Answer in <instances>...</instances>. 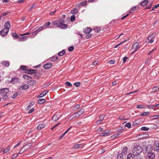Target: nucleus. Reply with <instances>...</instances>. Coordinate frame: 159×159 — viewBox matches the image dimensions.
Instances as JSON below:
<instances>
[{
    "mask_svg": "<svg viewBox=\"0 0 159 159\" xmlns=\"http://www.w3.org/2000/svg\"><path fill=\"white\" fill-rule=\"evenodd\" d=\"M9 90L7 88H4L1 90L0 94L2 96V98L4 100H7L8 98V94L9 93Z\"/></svg>",
    "mask_w": 159,
    "mask_h": 159,
    "instance_id": "f257e3e1",
    "label": "nucleus"
},
{
    "mask_svg": "<svg viewBox=\"0 0 159 159\" xmlns=\"http://www.w3.org/2000/svg\"><path fill=\"white\" fill-rule=\"evenodd\" d=\"M142 151V148L139 145L135 146L133 149L132 153L135 155V157H138L141 153Z\"/></svg>",
    "mask_w": 159,
    "mask_h": 159,
    "instance_id": "f03ea898",
    "label": "nucleus"
},
{
    "mask_svg": "<svg viewBox=\"0 0 159 159\" xmlns=\"http://www.w3.org/2000/svg\"><path fill=\"white\" fill-rule=\"evenodd\" d=\"M84 111L85 110L84 109L81 108L78 112L70 116L69 119L71 118V117L72 118L78 117L83 114Z\"/></svg>",
    "mask_w": 159,
    "mask_h": 159,
    "instance_id": "7ed1b4c3",
    "label": "nucleus"
},
{
    "mask_svg": "<svg viewBox=\"0 0 159 159\" xmlns=\"http://www.w3.org/2000/svg\"><path fill=\"white\" fill-rule=\"evenodd\" d=\"M62 22H63L60 23L59 25H57V27L61 29H65L66 28L68 27V25L66 24H64V23L65 22V20L62 19Z\"/></svg>",
    "mask_w": 159,
    "mask_h": 159,
    "instance_id": "20e7f679",
    "label": "nucleus"
},
{
    "mask_svg": "<svg viewBox=\"0 0 159 159\" xmlns=\"http://www.w3.org/2000/svg\"><path fill=\"white\" fill-rule=\"evenodd\" d=\"M30 144H26L23 146L20 150L19 153L18 154H21L24 151L27 150L28 149L30 148Z\"/></svg>",
    "mask_w": 159,
    "mask_h": 159,
    "instance_id": "39448f33",
    "label": "nucleus"
},
{
    "mask_svg": "<svg viewBox=\"0 0 159 159\" xmlns=\"http://www.w3.org/2000/svg\"><path fill=\"white\" fill-rule=\"evenodd\" d=\"M9 30L7 28H4L0 31V34L2 36L6 35L8 32Z\"/></svg>",
    "mask_w": 159,
    "mask_h": 159,
    "instance_id": "423d86ee",
    "label": "nucleus"
},
{
    "mask_svg": "<svg viewBox=\"0 0 159 159\" xmlns=\"http://www.w3.org/2000/svg\"><path fill=\"white\" fill-rule=\"evenodd\" d=\"M155 157L154 154L152 152H148L146 159H154Z\"/></svg>",
    "mask_w": 159,
    "mask_h": 159,
    "instance_id": "0eeeda50",
    "label": "nucleus"
},
{
    "mask_svg": "<svg viewBox=\"0 0 159 159\" xmlns=\"http://www.w3.org/2000/svg\"><path fill=\"white\" fill-rule=\"evenodd\" d=\"M139 43L138 42H136L133 45L132 47V49L134 50V51L133 52V53L135 52L139 48Z\"/></svg>",
    "mask_w": 159,
    "mask_h": 159,
    "instance_id": "6e6552de",
    "label": "nucleus"
},
{
    "mask_svg": "<svg viewBox=\"0 0 159 159\" xmlns=\"http://www.w3.org/2000/svg\"><path fill=\"white\" fill-rule=\"evenodd\" d=\"M43 28H44L43 26H41L39 27L38 29L34 32V33H35V34L34 33L32 34V37H35L39 32L42 31L43 30Z\"/></svg>",
    "mask_w": 159,
    "mask_h": 159,
    "instance_id": "1a4fd4ad",
    "label": "nucleus"
},
{
    "mask_svg": "<svg viewBox=\"0 0 159 159\" xmlns=\"http://www.w3.org/2000/svg\"><path fill=\"white\" fill-rule=\"evenodd\" d=\"M36 70L32 69H27L26 71L25 72V73L27 74H33L36 73Z\"/></svg>",
    "mask_w": 159,
    "mask_h": 159,
    "instance_id": "9d476101",
    "label": "nucleus"
},
{
    "mask_svg": "<svg viewBox=\"0 0 159 159\" xmlns=\"http://www.w3.org/2000/svg\"><path fill=\"white\" fill-rule=\"evenodd\" d=\"M92 31V29L91 28L87 27L84 30L83 32L85 34H89Z\"/></svg>",
    "mask_w": 159,
    "mask_h": 159,
    "instance_id": "9b49d317",
    "label": "nucleus"
},
{
    "mask_svg": "<svg viewBox=\"0 0 159 159\" xmlns=\"http://www.w3.org/2000/svg\"><path fill=\"white\" fill-rule=\"evenodd\" d=\"M62 19H61L52 22V24L54 25H58L60 23L62 22Z\"/></svg>",
    "mask_w": 159,
    "mask_h": 159,
    "instance_id": "f8f14e48",
    "label": "nucleus"
},
{
    "mask_svg": "<svg viewBox=\"0 0 159 159\" xmlns=\"http://www.w3.org/2000/svg\"><path fill=\"white\" fill-rule=\"evenodd\" d=\"M45 126V124L43 123H40L37 126V129L38 130H41Z\"/></svg>",
    "mask_w": 159,
    "mask_h": 159,
    "instance_id": "ddd939ff",
    "label": "nucleus"
},
{
    "mask_svg": "<svg viewBox=\"0 0 159 159\" xmlns=\"http://www.w3.org/2000/svg\"><path fill=\"white\" fill-rule=\"evenodd\" d=\"M154 34H152V35H150L148 38V40L149 41L148 42L150 43H152L154 42V39L153 38L154 37Z\"/></svg>",
    "mask_w": 159,
    "mask_h": 159,
    "instance_id": "4468645a",
    "label": "nucleus"
},
{
    "mask_svg": "<svg viewBox=\"0 0 159 159\" xmlns=\"http://www.w3.org/2000/svg\"><path fill=\"white\" fill-rule=\"evenodd\" d=\"M52 66V64L51 63H48L45 64L43 66V67L44 69H48L50 68Z\"/></svg>",
    "mask_w": 159,
    "mask_h": 159,
    "instance_id": "2eb2a0df",
    "label": "nucleus"
},
{
    "mask_svg": "<svg viewBox=\"0 0 159 159\" xmlns=\"http://www.w3.org/2000/svg\"><path fill=\"white\" fill-rule=\"evenodd\" d=\"M135 155H133V154L130 153L128 155L127 159H135Z\"/></svg>",
    "mask_w": 159,
    "mask_h": 159,
    "instance_id": "dca6fc26",
    "label": "nucleus"
},
{
    "mask_svg": "<svg viewBox=\"0 0 159 159\" xmlns=\"http://www.w3.org/2000/svg\"><path fill=\"white\" fill-rule=\"evenodd\" d=\"M48 92L47 90H45L40 93L38 96V98H42Z\"/></svg>",
    "mask_w": 159,
    "mask_h": 159,
    "instance_id": "f3484780",
    "label": "nucleus"
},
{
    "mask_svg": "<svg viewBox=\"0 0 159 159\" xmlns=\"http://www.w3.org/2000/svg\"><path fill=\"white\" fill-rule=\"evenodd\" d=\"M19 81V79L17 77H15L12 78L11 80V83L12 84H14L16 82H17Z\"/></svg>",
    "mask_w": 159,
    "mask_h": 159,
    "instance_id": "a211bd4d",
    "label": "nucleus"
},
{
    "mask_svg": "<svg viewBox=\"0 0 159 159\" xmlns=\"http://www.w3.org/2000/svg\"><path fill=\"white\" fill-rule=\"evenodd\" d=\"M59 118L60 117H58L57 114L56 113L54 115L52 119L53 120L56 121L59 119Z\"/></svg>",
    "mask_w": 159,
    "mask_h": 159,
    "instance_id": "6ab92c4d",
    "label": "nucleus"
},
{
    "mask_svg": "<svg viewBox=\"0 0 159 159\" xmlns=\"http://www.w3.org/2000/svg\"><path fill=\"white\" fill-rule=\"evenodd\" d=\"M1 63L3 65L7 67L10 64V62L9 61H2Z\"/></svg>",
    "mask_w": 159,
    "mask_h": 159,
    "instance_id": "aec40b11",
    "label": "nucleus"
},
{
    "mask_svg": "<svg viewBox=\"0 0 159 159\" xmlns=\"http://www.w3.org/2000/svg\"><path fill=\"white\" fill-rule=\"evenodd\" d=\"M21 88L23 89L26 90L29 88V86L27 84H25L23 86H20V87L19 88V89H20Z\"/></svg>",
    "mask_w": 159,
    "mask_h": 159,
    "instance_id": "412c9836",
    "label": "nucleus"
},
{
    "mask_svg": "<svg viewBox=\"0 0 159 159\" xmlns=\"http://www.w3.org/2000/svg\"><path fill=\"white\" fill-rule=\"evenodd\" d=\"M4 28H7L8 30H9V28L10 27V24L9 21H7L4 24Z\"/></svg>",
    "mask_w": 159,
    "mask_h": 159,
    "instance_id": "4be33fe9",
    "label": "nucleus"
},
{
    "mask_svg": "<svg viewBox=\"0 0 159 159\" xmlns=\"http://www.w3.org/2000/svg\"><path fill=\"white\" fill-rule=\"evenodd\" d=\"M27 39V37L26 36H23L19 38V41H24L26 40Z\"/></svg>",
    "mask_w": 159,
    "mask_h": 159,
    "instance_id": "5701e85b",
    "label": "nucleus"
},
{
    "mask_svg": "<svg viewBox=\"0 0 159 159\" xmlns=\"http://www.w3.org/2000/svg\"><path fill=\"white\" fill-rule=\"evenodd\" d=\"M148 1L147 0H144L141 2L140 3V5L141 6H146L148 3Z\"/></svg>",
    "mask_w": 159,
    "mask_h": 159,
    "instance_id": "b1692460",
    "label": "nucleus"
},
{
    "mask_svg": "<svg viewBox=\"0 0 159 159\" xmlns=\"http://www.w3.org/2000/svg\"><path fill=\"white\" fill-rule=\"evenodd\" d=\"M27 67L26 66H25L24 65H21L20 66V70H23V71H26L27 69Z\"/></svg>",
    "mask_w": 159,
    "mask_h": 159,
    "instance_id": "393cba45",
    "label": "nucleus"
},
{
    "mask_svg": "<svg viewBox=\"0 0 159 159\" xmlns=\"http://www.w3.org/2000/svg\"><path fill=\"white\" fill-rule=\"evenodd\" d=\"M36 81L33 80H30L29 82H28V83L30 85H33L35 84Z\"/></svg>",
    "mask_w": 159,
    "mask_h": 159,
    "instance_id": "a878e982",
    "label": "nucleus"
},
{
    "mask_svg": "<svg viewBox=\"0 0 159 159\" xmlns=\"http://www.w3.org/2000/svg\"><path fill=\"white\" fill-rule=\"evenodd\" d=\"M46 101L45 99H40L38 100V104H41L44 102Z\"/></svg>",
    "mask_w": 159,
    "mask_h": 159,
    "instance_id": "bb28decb",
    "label": "nucleus"
},
{
    "mask_svg": "<svg viewBox=\"0 0 159 159\" xmlns=\"http://www.w3.org/2000/svg\"><path fill=\"white\" fill-rule=\"evenodd\" d=\"M154 149L156 151L159 150V143H157L154 145Z\"/></svg>",
    "mask_w": 159,
    "mask_h": 159,
    "instance_id": "cd10ccee",
    "label": "nucleus"
},
{
    "mask_svg": "<svg viewBox=\"0 0 159 159\" xmlns=\"http://www.w3.org/2000/svg\"><path fill=\"white\" fill-rule=\"evenodd\" d=\"M138 8V7H137L136 6L133 7H132L131 8V9H130V11H129V13H133V11H134L137 10V8Z\"/></svg>",
    "mask_w": 159,
    "mask_h": 159,
    "instance_id": "c85d7f7f",
    "label": "nucleus"
},
{
    "mask_svg": "<svg viewBox=\"0 0 159 159\" xmlns=\"http://www.w3.org/2000/svg\"><path fill=\"white\" fill-rule=\"evenodd\" d=\"M78 12V10L74 8L70 11V13L73 14H76Z\"/></svg>",
    "mask_w": 159,
    "mask_h": 159,
    "instance_id": "c756f323",
    "label": "nucleus"
},
{
    "mask_svg": "<svg viewBox=\"0 0 159 159\" xmlns=\"http://www.w3.org/2000/svg\"><path fill=\"white\" fill-rule=\"evenodd\" d=\"M23 78L24 79H30L31 78V76L28 75L26 74H24L23 76Z\"/></svg>",
    "mask_w": 159,
    "mask_h": 159,
    "instance_id": "7c9ffc66",
    "label": "nucleus"
},
{
    "mask_svg": "<svg viewBox=\"0 0 159 159\" xmlns=\"http://www.w3.org/2000/svg\"><path fill=\"white\" fill-rule=\"evenodd\" d=\"M80 105L79 104H77L73 107V110L74 111H76L80 108Z\"/></svg>",
    "mask_w": 159,
    "mask_h": 159,
    "instance_id": "2f4dec72",
    "label": "nucleus"
},
{
    "mask_svg": "<svg viewBox=\"0 0 159 159\" xmlns=\"http://www.w3.org/2000/svg\"><path fill=\"white\" fill-rule=\"evenodd\" d=\"M65 52H66L65 50H62L61 51L58 53V55L59 56H62L65 54Z\"/></svg>",
    "mask_w": 159,
    "mask_h": 159,
    "instance_id": "473e14b6",
    "label": "nucleus"
},
{
    "mask_svg": "<svg viewBox=\"0 0 159 159\" xmlns=\"http://www.w3.org/2000/svg\"><path fill=\"white\" fill-rule=\"evenodd\" d=\"M58 59V57H52L51 58V61L52 62H54L56 61H57Z\"/></svg>",
    "mask_w": 159,
    "mask_h": 159,
    "instance_id": "72a5a7b5",
    "label": "nucleus"
},
{
    "mask_svg": "<svg viewBox=\"0 0 159 159\" xmlns=\"http://www.w3.org/2000/svg\"><path fill=\"white\" fill-rule=\"evenodd\" d=\"M102 133L105 135V136H108L110 135L109 131L108 130H103Z\"/></svg>",
    "mask_w": 159,
    "mask_h": 159,
    "instance_id": "f704fd0d",
    "label": "nucleus"
},
{
    "mask_svg": "<svg viewBox=\"0 0 159 159\" xmlns=\"http://www.w3.org/2000/svg\"><path fill=\"white\" fill-rule=\"evenodd\" d=\"M72 127V126H70V127L64 133H63L62 135V136L60 137V138H62V137H63V136H64L65 134H66L68 132L70 129Z\"/></svg>",
    "mask_w": 159,
    "mask_h": 159,
    "instance_id": "c9c22d12",
    "label": "nucleus"
},
{
    "mask_svg": "<svg viewBox=\"0 0 159 159\" xmlns=\"http://www.w3.org/2000/svg\"><path fill=\"white\" fill-rule=\"evenodd\" d=\"M93 30L95 31L96 32L98 33L101 30V28L98 27H95L94 29Z\"/></svg>",
    "mask_w": 159,
    "mask_h": 159,
    "instance_id": "e433bc0d",
    "label": "nucleus"
},
{
    "mask_svg": "<svg viewBox=\"0 0 159 159\" xmlns=\"http://www.w3.org/2000/svg\"><path fill=\"white\" fill-rule=\"evenodd\" d=\"M10 148L9 146H8L6 148L4 149L3 151V153H6L8 152L10 150Z\"/></svg>",
    "mask_w": 159,
    "mask_h": 159,
    "instance_id": "4c0bfd02",
    "label": "nucleus"
},
{
    "mask_svg": "<svg viewBox=\"0 0 159 159\" xmlns=\"http://www.w3.org/2000/svg\"><path fill=\"white\" fill-rule=\"evenodd\" d=\"M82 145L81 144H77L74 145L73 148L75 149H78L81 147Z\"/></svg>",
    "mask_w": 159,
    "mask_h": 159,
    "instance_id": "58836bf2",
    "label": "nucleus"
},
{
    "mask_svg": "<svg viewBox=\"0 0 159 159\" xmlns=\"http://www.w3.org/2000/svg\"><path fill=\"white\" fill-rule=\"evenodd\" d=\"M128 150V148L126 147L124 148L122 150V153L125 154L126 153Z\"/></svg>",
    "mask_w": 159,
    "mask_h": 159,
    "instance_id": "ea45409f",
    "label": "nucleus"
},
{
    "mask_svg": "<svg viewBox=\"0 0 159 159\" xmlns=\"http://www.w3.org/2000/svg\"><path fill=\"white\" fill-rule=\"evenodd\" d=\"M34 103L33 102L30 103L28 106L26 107L27 110H29L34 105Z\"/></svg>",
    "mask_w": 159,
    "mask_h": 159,
    "instance_id": "a19ab883",
    "label": "nucleus"
},
{
    "mask_svg": "<svg viewBox=\"0 0 159 159\" xmlns=\"http://www.w3.org/2000/svg\"><path fill=\"white\" fill-rule=\"evenodd\" d=\"M117 159H124L122 155L120 153L119 154L117 155Z\"/></svg>",
    "mask_w": 159,
    "mask_h": 159,
    "instance_id": "79ce46f5",
    "label": "nucleus"
},
{
    "mask_svg": "<svg viewBox=\"0 0 159 159\" xmlns=\"http://www.w3.org/2000/svg\"><path fill=\"white\" fill-rule=\"evenodd\" d=\"M149 128L148 127H147L145 126L142 127L141 128V129L142 130L148 131L149 130Z\"/></svg>",
    "mask_w": 159,
    "mask_h": 159,
    "instance_id": "37998d69",
    "label": "nucleus"
},
{
    "mask_svg": "<svg viewBox=\"0 0 159 159\" xmlns=\"http://www.w3.org/2000/svg\"><path fill=\"white\" fill-rule=\"evenodd\" d=\"M51 23L50 22L48 21L44 23L43 25V27H46L49 26L50 25Z\"/></svg>",
    "mask_w": 159,
    "mask_h": 159,
    "instance_id": "c03bdc74",
    "label": "nucleus"
},
{
    "mask_svg": "<svg viewBox=\"0 0 159 159\" xmlns=\"http://www.w3.org/2000/svg\"><path fill=\"white\" fill-rule=\"evenodd\" d=\"M149 112H148V111L146 112H144L143 113H142L141 114L140 116H145L148 115V114H149Z\"/></svg>",
    "mask_w": 159,
    "mask_h": 159,
    "instance_id": "a18cd8bd",
    "label": "nucleus"
},
{
    "mask_svg": "<svg viewBox=\"0 0 159 159\" xmlns=\"http://www.w3.org/2000/svg\"><path fill=\"white\" fill-rule=\"evenodd\" d=\"M105 116L104 115H103V114L101 115L99 117V120H101V121H102L103 120Z\"/></svg>",
    "mask_w": 159,
    "mask_h": 159,
    "instance_id": "49530a36",
    "label": "nucleus"
},
{
    "mask_svg": "<svg viewBox=\"0 0 159 159\" xmlns=\"http://www.w3.org/2000/svg\"><path fill=\"white\" fill-rule=\"evenodd\" d=\"M80 5L82 6H84L86 4H87V1H84L83 2H81L79 3Z\"/></svg>",
    "mask_w": 159,
    "mask_h": 159,
    "instance_id": "de8ad7c7",
    "label": "nucleus"
},
{
    "mask_svg": "<svg viewBox=\"0 0 159 159\" xmlns=\"http://www.w3.org/2000/svg\"><path fill=\"white\" fill-rule=\"evenodd\" d=\"M158 88L157 87H154L153 88L152 90V92H157L158 91Z\"/></svg>",
    "mask_w": 159,
    "mask_h": 159,
    "instance_id": "09e8293b",
    "label": "nucleus"
},
{
    "mask_svg": "<svg viewBox=\"0 0 159 159\" xmlns=\"http://www.w3.org/2000/svg\"><path fill=\"white\" fill-rule=\"evenodd\" d=\"M75 86L77 87H78L80 86V82H76L74 83Z\"/></svg>",
    "mask_w": 159,
    "mask_h": 159,
    "instance_id": "8fccbe9b",
    "label": "nucleus"
},
{
    "mask_svg": "<svg viewBox=\"0 0 159 159\" xmlns=\"http://www.w3.org/2000/svg\"><path fill=\"white\" fill-rule=\"evenodd\" d=\"M131 124L130 123H128L126 124L125 125V126L126 127H127L128 128H131Z\"/></svg>",
    "mask_w": 159,
    "mask_h": 159,
    "instance_id": "3c124183",
    "label": "nucleus"
},
{
    "mask_svg": "<svg viewBox=\"0 0 159 159\" xmlns=\"http://www.w3.org/2000/svg\"><path fill=\"white\" fill-rule=\"evenodd\" d=\"M75 19V16L74 15H72L70 18V20L71 22L74 21Z\"/></svg>",
    "mask_w": 159,
    "mask_h": 159,
    "instance_id": "603ef678",
    "label": "nucleus"
},
{
    "mask_svg": "<svg viewBox=\"0 0 159 159\" xmlns=\"http://www.w3.org/2000/svg\"><path fill=\"white\" fill-rule=\"evenodd\" d=\"M74 46H70L68 48V50L69 51L71 52L73 51L74 49Z\"/></svg>",
    "mask_w": 159,
    "mask_h": 159,
    "instance_id": "864d4df0",
    "label": "nucleus"
},
{
    "mask_svg": "<svg viewBox=\"0 0 159 159\" xmlns=\"http://www.w3.org/2000/svg\"><path fill=\"white\" fill-rule=\"evenodd\" d=\"M18 95V93L17 92H15L14 94L12 95V96H11V98H16Z\"/></svg>",
    "mask_w": 159,
    "mask_h": 159,
    "instance_id": "5fc2aeb1",
    "label": "nucleus"
},
{
    "mask_svg": "<svg viewBox=\"0 0 159 159\" xmlns=\"http://www.w3.org/2000/svg\"><path fill=\"white\" fill-rule=\"evenodd\" d=\"M13 37L16 38H19V36L18 34L16 33H14L13 34Z\"/></svg>",
    "mask_w": 159,
    "mask_h": 159,
    "instance_id": "6e6d98bb",
    "label": "nucleus"
},
{
    "mask_svg": "<svg viewBox=\"0 0 159 159\" xmlns=\"http://www.w3.org/2000/svg\"><path fill=\"white\" fill-rule=\"evenodd\" d=\"M147 107L149 108H154L155 107V105H148Z\"/></svg>",
    "mask_w": 159,
    "mask_h": 159,
    "instance_id": "4d7b16f0",
    "label": "nucleus"
},
{
    "mask_svg": "<svg viewBox=\"0 0 159 159\" xmlns=\"http://www.w3.org/2000/svg\"><path fill=\"white\" fill-rule=\"evenodd\" d=\"M159 7V4H158L157 5L154 6L152 8L151 11L154 10L155 9Z\"/></svg>",
    "mask_w": 159,
    "mask_h": 159,
    "instance_id": "13d9d810",
    "label": "nucleus"
},
{
    "mask_svg": "<svg viewBox=\"0 0 159 159\" xmlns=\"http://www.w3.org/2000/svg\"><path fill=\"white\" fill-rule=\"evenodd\" d=\"M152 6V3H151L150 4H149L146 7V8L144 9V10L149 9L151 8Z\"/></svg>",
    "mask_w": 159,
    "mask_h": 159,
    "instance_id": "bf43d9fd",
    "label": "nucleus"
},
{
    "mask_svg": "<svg viewBox=\"0 0 159 159\" xmlns=\"http://www.w3.org/2000/svg\"><path fill=\"white\" fill-rule=\"evenodd\" d=\"M66 84L69 87H71L72 86V84H71L68 81H66L65 82Z\"/></svg>",
    "mask_w": 159,
    "mask_h": 159,
    "instance_id": "052dcab7",
    "label": "nucleus"
},
{
    "mask_svg": "<svg viewBox=\"0 0 159 159\" xmlns=\"http://www.w3.org/2000/svg\"><path fill=\"white\" fill-rule=\"evenodd\" d=\"M127 39L126 40H125L124 41L120 43L119 44H118L117 45H116V46H115L114 47V48H117L118 46H119L120 45V44H121L122 43H123L126 42V41H127Z\"/></svg>",
    "mask_w": 159,
    "mask_h": 159,
    "instance_id": "680f3d73",
    "label": "nucleus"
},
{
    "mask_svg": "<svg viewBox=\"0 0 159 159\" xmlns=\"http://www.w3.org/2000/svg\"><path fill=\"white\" fill-rule=\"evenodd\" d=\"M92 36V34H89L86 35V38L87 39H89L90 38H91Z\"/></svg>",
    "mask_w": 159,
    "mask_h": 159,
    "instance_id": "e2e57ef3",
    "label": "nucleus"
},
{
    "mask_svg": "<svg viewBox=\"0 0 159 159\" xmlns=\"http://www.w3.org/2000/svg\"><path fill=\"white\" fill-rule=\"evenodd\" d=\"M115 62V60H110L109 61V63L111 64H113Z\"/></svg>",
    "mask_w": 159,
    "mask_h": 159,
    "instance_id": "0e129e2a",
    "label": "nucleus"
},
{
    "mask_svg": "<svg viewBox=\"0 0 159 159\" xmlns=\"http://www.w3.org/2000/svg\"><path fill=\"white\" fill-rule=\"evenodd\" d=\"M80 3L77 4L75 6V8L78 10L80 7Z\"/></svg>",
    "mask_w": 159,
    "mask_h": 159,
    "instance_id": "69168bd1",
    "label": "nucleus"
},
{
    "mask_svg": "<svg viewBox=\"0 0 159 159\" xmlns=\"http://www.w3.org/2000/svg\"><path fill=\"white\" fill-rule=\"evenodd\" d=\"M9 13V12L6 11L5 12H3L2 13V16H6Z\"/></svg>",
    "mask_w": 159,
    "mask_h": 159,
    "instance_id": "338daca9",
    "label": "nucleus"
},
{
    "mask_svg": "<svg viewBox=\"0 0 159 159\" xmlns=\"http://www.w3.org/2000/svg\"><path fill=\"white\" fill-rule=\"evenodd\" d=\"M34 108H31L28 112V114H30L32 113L34 111Z\"/></svg>",
    "mask_w": 159,
    "mask_h": 159,
    "instance_id": "774afa93",
    "label": "nucleus"
}]
</instances>
